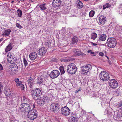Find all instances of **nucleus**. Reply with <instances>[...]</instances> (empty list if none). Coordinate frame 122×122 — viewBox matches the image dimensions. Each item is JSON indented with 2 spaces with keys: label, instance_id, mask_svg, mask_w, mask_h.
<instances>
[{
  "label": "nucleus",
  "instance_id": "1",
  "mask_svg": "<svg viewBox=\"0 0 122 122\" xmlns=\"http://www.w3.org/2000/svg\"><path fill=\"white\" fill-rule=\"evenodd\" d=\"M30 93L33 98L37 100L40 99L42 95L41 90L39 88H36L30 90Z\"/></svg>",
  "mask_w": 122,
  "mask_h": 122
},
{
  "label": "nucleus",
  "instance_id": "2",
  "mask_svg": "<svg viewBox=\"0 0 122 122\" xmlns=\"http://www.w3.org/2000/svg\"><path fill=\"white\" fill-rule=\"evenodd\" d=\"M107 46L111 48H113L117 44L116 40L114 37L109 38L106 42Z\"/></svg>",
  "mask_w": 122,
  "mask_h": 122
},
{
  "label": "nucleus",
  "instance_id": "3",
  "mask_svg": "<svg viewBox=\"0 0 122 122\" xmlns=\"http://www.w3.org/2000/svg\"><path fill=\"white\" fill-rule=\"evenodd\" d=\"M30 105L26 103H23L20 106L19 109L24 112H29L31 110Z\"/></svg>",
  "mask_w": 122,
  "mask_h": 122
},
{
  "label": "nucleus",
  "instance_id": "4",
  "mask_svg": "<svg viewBox=\"0 0 122 122\" xmlns=\"http://www.w3.org/2000/svg\"><path fill=\"white\" fill-rule=\"evenodd\" d=\"M77 70L76 66L74 63L70 64L67 67V70L68 73L71 74H74Z\"/></svg>",
  "mask_w": 122,
  "mask_h": 122
},
{
  "label": "nucleus",
  "instance_id": "5",
  "mask_svg": "<svg viewBox=\"0 0 122 122\" xmlns=\"http://www.w3.org/2000/svg\"><path fill=\"white\" fill-rule=\"evenodd\" d=\"M37 114V112L36 110L31 109L30 111L28 112L27 116L30 119L33 120L36 118Z\"/></svg>",
  "mask_w": 122,
  "mask_h": 122
},
{
  "label": "nucleus",
  "instance_id": "6",
  "mask_svg": "<svg viewBox=\"0 0 122 122\" xmlns=\"http://www.w3.org/2000/svg\"><path fill=\"white\" fill-rule=\"evenodd\" d=\"M99 76L100 79L103 81H107L110 78L108 74L106 72H102Z\"/></svg>",
  "mask_w": 122,
  "mask_h": 122
},
{
  "label": "nucleus",
  "instance_id": "7",
  "mask_svg": "<svg viewBox=\"0 0 122 122\" xmlns=\"http://www.w3.org/2000/svg\"><path fill=\"white\" fill-rule=\"evenodd\" d=\"M51 111L54 113L58 111L59 109V106L57 103H53L50 106Z\"/></svg>",
  "mask_w": 122,
  "mask_h": 122
},
{
  "label": "nucleus",
  "instance_id": "8",
  "mask_svg": "<svg viewBox=\"0 0 122 122\" xmlns=\"http://www.w3.org/2000/svg\"><path fill=\"white\" fill-rule=\"evenodd\" d=\"M61 113L63 116H66L69 115L70 113V109L66 106L62 107L61 110Z\"/></svg>",
  "mask_w": 122,
  "mask_h": 122
},
{
  "label": "nucleus",
  "instance_id": "9",
  "mask_svg": "<svg viewBox=\"0 0 122 122\" xmlns=\"http://www.w3.org/2000/svg\"><path fill=\"white\" fill-rule=\"evenodd\" d=\"M110 86L112 89H115L118 86L117 81L114 79H111L109 81Z\"/></svg>",
  "mask_w": 122,
  "mask_h": 122
},
{
  "label": "nucleus",
  "instance_id": "10",
  "mask_svg": "<svg viewBox=\"0 0 122 122\" xmlns=\"http://www.w3.org/2000/svg\"><path fill=\"white\" fill-rule=\"evenodd\" d=\"M92 66L90 64L86 65L85 66L81 67L82 72L83 73H87L90 71L92 68Z\"/></svg>",
  "mask_w": 122,
  "mask_h": 122
},
{
  "label": "nucleus",
  "instance_id": "11",
  "mask_svg": "<svg viewBox=\"0 0 122 122\" xmlns=\"http://www.w3.org/2000/svg\"><path fill=\"white\" fill-rule=\"evenodd\" d=\"M53 5L56 9H58V7L63 5V3L61 0H53Z\"/></svg>",
  "mask_w": 122,
  "mask_h": 122
},
{
  "label": "nucleus",
  "instance_id": "12",
  "mask_svg": "<svg viewBox=\"0 0 122 122\" xmlns=\"http://www.w3.org/2000/svg\"><path fill=\"white\" fill-rule=\"evenodd\" d=\"M78 120L77 115L72 112L71 116L69 117V122H77Z\"/></svg>",
  "mask_w": 122,
  "mask_h": 122
},
{
  "label": "nucleus",
  "instance_id": "13",
  "mask_svg": "<svg viewBox=\"0 0 122 122\" xmlns=\"http://www.w3.org/2000/svg\"><path fill=\"white\" fill-rule=\"evenodd\" d=\"M60 74V72L57 70H53L50 74V77L52 78H55L57 77Z\"/></svg>",
  "mask_w": 122,
  "mask_h": 122
},
{
  "label": "nucleus",
  "instance_id": "14",
  "mask_svg": "<svg viewBox=\"0 0 122 122\" xmlns=\"http://www.w3.org/2000/svg\"><path fill=\"white\" fill-rule=\"evenodd\" d=\"M49 97L48 96L44 95L39 102V103L43 104L44 102H47L49 100Z\"/></svg>",
  "mask_w": 122,
  "mask_h": 122
},
{
  "label": "nucleus",
  "instance_id": "15",
  "mask_svg": "<svg viewBox=\"0 0 122 122\" xmlns=\"http://www.w3.org/2000/svg\"><path fill=\"white\" fill-rule=\"evenodd\" d=\"M29 87L31 88H33V87L35 84L34 79L31 77L29 78L27 80Z\"/></svg>",
  "mask_w": 122,
  "mask_h": 122
},
{
  "label": "nucleus",
  "instance_id": "16",
  "mask_svg": "<svg viewBox=\"0 0 122 122\" xmlns=\"http://www.w3.org/2000/svg\"><path fill=\"white\" fill-rule=\"evenodd\" d=\"M107 37L106 35V34H100L99 35V39L97 41H105Z\"/></svg>",
  "mask_w": 122,
  "mask_h": 122
},
{
  "label": "nucleus",
  "instance_id": "17",
  "mask_svg": "<svg viewBox=\"0 0 122 122\" xmlns=\"http://www.w3.org/2000/svg\"><path fill=\"white\" fill-rule=\"evenodd\" d=\"M99 22L102 25H104L106 21V18L104 16L102 15L100 16L99 18Z\"/></svg>",
  "mask_w": 122,
  "mask_h": 122
},
{
  "label": "nucleus",
  "instance_id": "18",
  "mask_svg": "<svg viewBox=\"0 0 122 122\" xmlns=\"http://www.w3.org/2000/svg\"><path fill=\"white\" fill-rule=\"evenodd\" d=\"M47 51L46 49L44 47H42L39 49L38 51L39 55L41 56H43L46 53Z\"/></svg>",
  "mask_w": 122,
  "mask_h": 122
},
{
  "label": "nucleus",
  "instance_id": "19",
  "mask_svg": "<svg viewBox=\"0 0 122 122\" xmlns=\"http://www.w3.org/2000/svg\"><path fill=\"white\" fill-rule=\"evenodd\" d=\"M72 51L75 53V55L76 56H85V54L81 52L78 49H73Z\"/></svg>",
  "mask_w": 122,
  "mask_h": 122
},
{
  "label": "nucleus",
  "instance_id": "20",
  "mask_svg": "<svg viewBox=\"0 0 122 122\" xmlns=\"http://www.w3.org/2000/svg\"><path fill=\"white\" fill-rule=\"evenodd\" d=\"M29 57L30 59L33 60L37 58V56L36 53L33 52L30 54Z\"/></svg>",
  "mask_w": 122,
  "mask_h": 122
},
{
  "label": "nucleus",
  "instance_id": "21",
  "mask_svg": "<svg viewBox=\"0 0 122 122\" xmlns=\"http://www.w3.org/2000/svg\"><path fill=\"white\" fill-rule=\"evenodd\" d=\"M12 67L11 68V71L13 73H15L16 71H17L18 68L17 66L16 65H12Z\"/></svg>",
  "mask_w": 122,
  "mask_h": 122
},
{
  "label": "nucleus",
  "instance_id": "22",
  "mask_svg": "<svg viewBox=\"0 0 122 122\" xmlns=\"http://www.w3.org/2000/svg\"><path fill=\"white\" fill-rule=\"evenodd\" d=\"M9 59L8 60V61L11 64H13L14 63V61H15L16 58L12 56H9Z\"/></svg>",
  "mask_w": 122,
  "mask_h": 122
},
{
  "label": "nucleus",
  "instance_id": "23",
  "mask_svg": "<svg viewBox=\"0 0 122 122\" xmlns=\"http://www.w3.org/2000/svg\"><path fill=\"white\" fill-rule=\"evenodd\" d=\"M76 3L77 5V6L79 8H82L83 6V4L82 2L79 0H77Z\"/></svg>",
  "mask_w": 122,
  "mask_h": 122
},
{
  "label": "nucleus",
  "instance_id": "24",
  "mask_svg": "<svg viewBox=\"0 0 122 122\" xmlns=\"http://www.w3.org/2000/svg\"><path fill=\"white\" fill-rule=\"evenodd\" d=\"M12 45L11 43L9 44L6 47V48L5 49V51L7 52L9 51L12 48Z\"/></svg>",
  "mask_w": 122,
  "mask_h": 122
},
{
  "label": "nucleus",
  "instance_id": "25",
  "mask_svg": "<svg viewBox=\"0 0 122 122\" xmlns=\"http://www.w3.org/2000/svg\"><path fill=\"white\" fill-rule=\"evenodd\" d=\"M114 115L116 116L117 117L120 118L122 116V112L118 111H117L115 112Z\"/></svg>",
  "mask_w": 122,
  "mask_h": 122
},
{
  "label": "nucleus",
  "instance_id": "26",
  "mask_svg": "<svg viewBox=\"0 0 122 122\" xmlns=\"http://www.w3.org/2000/svg\"><path fill=\"white\" fill-rule=\"evenodd\" d=\"M11 31L10 29H8L7 30H5L3 33V34L4 35L8 36L10 34Z\"/></svg>",
  "mask_w": 122,
  "mask_h": 122
},
{
  "label": "nucleus",
  "instance_id": "27",
  "mask_svg": "<svg viewBox=\"0 0 122 122\" xmlns=\"http://www.w3.org/2000/svg\"><path fill=\"white\" fill-rule=\"evenodd\" d=\"M44 79L42 77H39L38 78L37 82V83L41 84L43 82Z\"/></svg>",
  "mask_w": 122,
  "mask_h": 122
},
{
  "label": "nucleus",
  "instance_id": "28",
  "mask_svg": "<svg viewBox=\"0 0 122 122\" xmlns=\"http://www.w3.org/2000/svg\"><path fill=\"white\" fill-rule=\"evenodd\" d=\"M78 38L76 37H74L72 39V44H74L78 42Z\"/></svg>",
  "mask_w": 122,
  "mask_h": 122
},
{
  "label": "nucleus",
  "instance_id": "29",
  "mask_svg": "<svg viewBox=\"0 0 122 122\" xmlns=\"http://www.w3.org/2000/svg\"><path fill=\"white\" fill-rule=\"evenodd\" d=\"M97 37V35L95 33H93L91 34V37L92 39L94 40Z\"/></svg>",
  "mask_w": 122,
  "mask_h": 122
},
{
  "label": "nucleus",
  "instance_id": "30",
  "mask_svg": "<svg viewBox=\"0 0 122 122\" xmlns=\"http://www.w3.org/2000/svg\"><path fill=\"white\" fill-rule=\"evenodd\" d=\"M17 12L18 14V17H21L22 14V12L21 10H20L18 9L17 10Z\"/></svg>",
  "mask_w": 122,
  "mask_h": 122
},
{
  "label": "nucleus",
  "instance_id": "31",
  "mask_svg": "<svg viewBox=\"0 0 122 122\" xmlns=\"http://www.w3.org/2000/svg\"><path fill=\"white\" fill-rule=\"evenodd\" d=\"M59 69L61 74H64L65 72V71L64 70V66H60L59 67Z\"/></svg>",
  "mask_w": 122,
  "mask_h": 122
},
{
  "label": "nucleus",
  "instance_id": "32",
  "mask_svg": "<svg viewBox=\"0 0 122 122\" xmlns=\"http://www.w3.org/2000/svg\"><path fill=\"white\" fill-rule=\"evenodd\" d=\"M111 6V5L109 3L105 4L103 5V9H104L106 8H109Z\"/></svg>",
  "mask_w": 122,
  "mask_h": 122
},
{
  "label": "nucleus",
  "instance_id": "33",
  "mask_svg": "<svg viewBox=\"0 0 122 122\" xmlns=\"http://www.w3.org/2000/svg\"><path fill=\"white\" fill-rule=\"evenodd\" d=\"M46 5L45 4L41 5L39 6V7L42 10H44L46 9Z\"/></svg>",
  "mask_w": 122,
  "mask_h": 122
},
{
  "label": "nucleus",
  "instance_id": "34",
  "mask_svg": "<svg viewBox=\"0 0 122 122\" xmlns=\"http://www.w3.org/2000/svg\"><path fill=\"white\" fill-rule=\"evenodd\" d=\"M94 11L92 10H91L90 12L89 13V16L91 17H92L94 16Z\"/></svg>",
  "mask_w": 122,
  "mask_h": 122
},
{
  "label": "nucleus",
  "instance_id": "35",
  "mask_svg": "<svg viewBox=\"0 0 122 122\" xmlns=\"http://www.w3.org/2000/svg\"><path fill=\"white\" fill-rule=\"evenodd\" d=\"M118 108L120 109H122V102H119L117 105Z\"/></svg>",
  "mask_w": 122,
  "mask_h": 122
},
{
  "label": "nucleus",
  "instance_id": "36",
  "mask_svg": "<svg viewBox=\"0 0 122 122\" xmlns=\"http://www.w3.org/2000/svg\"><path fill=\"white\" fill-rule=\"evenodd\" d=\"M87 52L88 53H90L91 55H92L94 56H95L96 55V54L94 52L92 51L91 50H88L87 51Z\"/></svg>",
  "mask_w": 122,
  "mask_h": 122
},
{
  "label": "nucleus",
  "instance_id": "37",
  "mask_svg": "<svg viewBox=\"0 0 122 122\" xmlns=\"http://www.w3.org/2000/svg\"><path fill=\"white\" fill-rule=\"evenodd\" d=\"M60 61L61 62H65L68 61L67 59L66 58L61 59Z\"/></svg>",
  "mask_w": 122,
  "mask_h": 122
},
{
  "label": "nucleus",
  "instance_id": "38",
  "mask_svg": "<svg viewBox=\"0 0 122 122\" xmlns=\"http://www.w3.org/2000/svg\"><path fill=\"white\" fill-rule=\"evenodd\" d=\"M23 62L24 63V65L25 66V67L26 66H27L28 65V63L26 61V59L25 58H23Z\"/></svg>",
  "mask_w": 122,
  "mask_h": 122
},
{
  "label": "nucleus",
  "instance_id": "39",
  "mask_svg": "<svg viewBox=\"0 0 122 122\" xmlns=\"http://www.w3.org/2000/svg\"><path fill=\"white\" fill-rule=\"evenodd\" d=\"M16 25L17 27L19 28H22V27L18 23H16Z\"/></svg>",
  "mask_w": 122,
  "mask_h": 122
},
{
  "label": "nucleus",
  "instance_id": "40",
  "mask_svg": "<svg viewBox=\"0 0 122 122\" xmlns=\"http://www.w3.org/2000/svg\"><path fill=\"white\" fill-rule=\"evenodd\" d=\"M22 84V82L21 81H20L19 82L16 83V85L17 86H20Z\"/></svg>",
  "mask_w": 122,
  "mask_h": 122
},
{
  "label": "nucleus",
  "instance_id": "41",
  "mask_svg": "<svg viewBox=\"0 0 122 122\" xmlns=\"http://www.w3.org/2000/svg\"><path fill=\"white\" fill-rule=\"evenodd\" d=\"M68 62L74 61L75 59L73 58H67Z\"/></svg>",
  "mask_w": 122,
  "mask_h": 122
},
{
  "label": "nucleus",
  "instance_id": "42",
  "mask_svg": "<svg viewBox=\"0 0 122 122\" xmlns=\"http://www.w3.org/2000/svg\"><path fill=\"white\" fill-rule=\"evenodd\" d=\"M15 81L16 83H17L18 82H19V79L18 78H15L14 80Z\"/></svg>",
  "mask_w": 122,
  "mask_h": 122
},
{
  "label": "nucleus",
  "instance_id": "43",
  "mask_svg": "<svg viewBox=\"0 0 122 122\" xmlns=\"http://www.w3.org/2000/svg\"><path fill=\"white\" fill-rule=\"evenodd\" d=\"M23 64L22 63H21V65H20L19 66V69H23Z\"/></svg>",
  "mask_w": 122,
  "mask_h": 122
},
{
  "label": "nucleus",
  "instance_id": "44",
  "mask_svg": "<svg viewBox=\"0 0 122 122\" xmlns=\"http://www.w3.org/2000/svg\"><path fill=\"white\" fill-rule=\"evenodd\" d=\"M63 11V13H64V14H66L68 13V11H67L66 9H64Z\"/></svg>",
  "mask_w": 122,
  "mask_h": 122
},
{
  "label": "nucleus",
  "instance_id": "45",
  "mask_svg": "<svg viewBox=\"0 0 122 122\" xmlns=\"http://www.w3.org/2000/svg\"><path fill=\"white\" fill-rule=\"evenodd\" d=\"M20 86L21 87V88L22 90H23L25 88L24 86V85L22 84V83L21 84V85Z\"/></svg>",
  "mask_w": 122,
  "mask_h": 122
},
{
  "label": "nucleus",
  "instance_id": "46",
  "mask_svg": "<svg viewBox=\"0 0 122 122\" xmlns=\"http://www.w3.org/2000/svg\"><path fill=\"white\" fill-rule=\"evenodd\" d=\"M99 55L101 56H102L104 55V54L103 52H100L99 53Z\"/></svg>",
  "mask_w": 122,
  "mask_h": 122
},
{
  "label": "nucleus",
  "instance_id": "47",
  "mask_svg": "<svg viewBox=\"0 0 122 122\" xmlns=\"http://www.w3.org/2000/svg\"><path fill=\"white\" fill-rule=\"evenodd\" d=\"M3 70V67L2 65L0 64V70Z\"/></svg>",
  "mask_w": 122,
  "mask_h": 122
},
{
  "label": "nucleus",
  "instance_id": "48",
  "mask_svg": "<svg viewBox=\"0 0 122 122\" xmlns=\"http://www.w3.org/2000/svg\"><path fill=\"white\" fill-rule=\"evenodd\" d=\"M3 84L2 83L0 82V86L1 87H3Z\"/></svg>",
  "mask_w": 122,
  "mask_h": 122
},
{
  "label": "nucleus",
  "instance_id": "49",
  "mask_svg": "<svg viewBox=\"0 0 122 122\" xmlns=\"http://www.w3.org/2000/svg\"><path fill=\"white\" fill-rule=\"evenodd\" d=\"M92 44L94 46H96L97 45V44L96 43H95L92 42Z\"/></svg>",
  "mask_w": 122,
  "mask_h": 122
},
{
  "label": "nucleus",
  "instance_id": "50",
  "mask_svg": "<svg viewBox=\"0 0 122 122\" xmlns=\"http://www.w3.org/2000/svg\"><path fill=\"white\" fill-rule=\"evenodd\" d=\"M7 90L8 92L9 91V92H11V91L10 89H8Z\"/></svg>",
  "mask_w": 122,
  "mask_h": 122
},
{
  "label": "nucleus",
  "instance_id": "51",
  "mask_svg": "<svg viewBox=\"0 0 122 122\" xmlns=\"http://www.w3.org/2000/svg\"><path fill=\"white\" fill-rule=\"evenodd\" d=\"M3 38L0 39V43L1 42V41L3 40Z\"/></svg>",
  "mask_w": 122,
  "mask_h": 122
},
{
  "label": "nucleus",
  "instance_id": "52",
  "mask_svg": "<svg viewBox=\"0 0 122 122\" xmlns=\"http://www.w3.org/2000/svg\"><path fill=\"white\" fill-rule=\"evenodd\" d=\"M3 87L0 86V89L2 90Z\"/></svg>",
  "mask_w": 122,
  "mask_h": 122
},
{
  "label": "nucleus",
  "instance_id": "53",
  "mask_svg": "<svg viewBox=\"0 0 122 122\" xmlns=\"http://www.w3.org/2000/svg\"><path fill=\"white\" fill-rule=\"evenodd\" d=\"M2 93V92H0V97H2V96H1V94Z\"/></svg>",
  "mask_w": 122,
  "mask_h": 122
},
{
  "label": "nucleus",
  "instance_id": "54",
  "mask_svg": "<svg viewBox=\"0 0 122 122\" xmlns=\"http://www.w3.org/2000/svg\"><path fill=\"white\" fill-rule=\"evenodd\" d=\"M105 57H106L108 59H109V58L108 57V56H107L105 55Z\"/></svg>",
  "mask_w": 122,
  "mask_h": 122
},
{
  "label": "nucleus",
  "instance_id": "55",
  "mask_svg": "<svg viewBox=\"0 0 122 122\" xmlns=\"http://www.w3.org/2000/svg\"><path fill=\"white\" fill-rule=\"evenodd\" d=\"M2 90L0 89V92H2Z\"/></svg>",
  "mask_w": 122,
  "mask_h": 122
},
{
  "label": "nucleus",
  "instance_id": "56",
  "mask_svg": "<svg viewBox=\"0 0 122 122\" xmlns=\"http://www.w3.org/2000/svg\"><path fill=\"white\" fill-rule=\"evenodd\" d=\"M20 1H25V0H21Z\"/></svg>",
  "mask_w": 122,
  "mask_h": 122
},
{
  "label": "nucleus",
  "instance_id": "57",
  "mask_svg": "<svg viewBox=\"0 0 122 122\" xmlns=\"http://www.w3.org/2000/svg\"><path fill=\"white\" fill-rule=\"evenodd\" d=\"M108 61L109 62V63H110V61L109 60H108Z\"/></svg>",
  "mask_w": 122,
  "mask_h": 122
},
{
  "label": "nucleus",
  "instance_id": "58",
  "mask_svg": "<svg viewBox=\"0 0 122 122\" xmlns=\"http://www.w3.org/2000/svg\"><path fill=\"white\" fill-rule=\"evenodd\" d=\"M14 2V1H12L11 2V3H13V2Z\"/></svg>",
  "mask_w": 122,
  "mask_h": 122
},
{
  "label": "nucleus",
  "instance_id": "59",
  "mask_svg": "<svg viewBox=\"0 0 122 122\" xmlns=\"http://www.w3.org/2000/svg\"><path fill=\"white\" fill-rule=\"evenodd\" d=\"M18 102H17V103H16V105H17V104H18Z\"/></svg>",
  "mask_w": 122,
  "mask_h": 122
},
{
  "label": "nucleus",
  "instance_id": "60",
  "mask_svg": "<svg viewBox=\"0 0 122 122\" xmlns=\"http://www.w3.org/2000/svg\"><path fill=\"white\" fill-rule=\"evenodd\" d=\"M29 0L30 1H32V0Z\"/></svg>",
  "mask_w": 122,
  "mask_h": 122
},
{
  "label": "nucleus",
  "instance_id": "61",
  "mask_svg": "<svg viewBox=\"0 0 122 122\" xmlns=\"http://www.w3.org/2000/svg\"><path fill=\"white\" fill-rule=\"evenodd\" d=\"M80 91V90H78V91H77V92H78V91Z\"/></svg>",
  "mask_w": 122,
  "mask_h": 122
},
{
  "label": "nucleus",
  "instance_id": "62",
  "mask_svg": "<svg viewBox=\"0 0 122 122\" xmlns=\"http://www.w3.org/2000/svg\"><path fill=\"white\" fill-rule=\"evenodd\" d=\"M121 57H122V56H121Z\"/></svg>",
  "mask_w": 122,
  "mask_h": 122
},
{
  "label": "nucleus",
  "instance_id": "63",
  "mask_svg": "<svg viewBox=\"0 0 122 122\" xmlns=\"http://www.w3.org/2000/svg\"><path fill=\"white\" fill-rule=\"evenodd\" d=\"M70 29H69V30H70Z\"/></svg>",
  "mask_w": 122,
  "mask_h": 122
}]
</instances>
